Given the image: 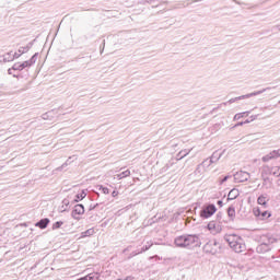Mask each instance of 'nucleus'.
<instances>
[{
	"mask_svg": "<svg viewBox=\"0 0 280 280\" xmlns=\"http://www.w3.org/2000/svg\"><path fill=\"white\" fill-rule=\"evenodd\" d=\"M174 244L177 248H185L186 250H194V248L200 247V237L196 234H183L176 236Z\"/></svg>",
	"mask_w": 280,
	"mask_h": 280,
	"instance_id": "obj_1",
	"label": "nucleus"
},
{
	"mask_svg": "<svg viewBox=\"0 0 280 280\" xmlns=\"http://www.w3.org/2000/svg\"><path fill=\"white\" fill-rule=\"evenodd\" d=\"M224 241L229 244L230 248L234 250V253H244V250H246V243H244V238L237 234H225Z\"/></svg>",
	"mask_w": 280,
	"mask_h": 280,
	"instance_id": "obj_2",
	"label": "nucleus"
},
{
	"mask_svg": "<svg viewBox=\"0 0 280 280\" xmlns=\"http://www.w3.org/2000/svg\"><path fill=\"white\" fill-rule=\"evenodd\" d=\"M36 60H38V52H35L30 60L21 62H16L12 66L13 71H23V69H27L34 65H36Z\"/></svg>",
	"mask_w": 280,
	"mask_h": 280,
	"instance_id": "obj_3",
	"label": "nucleus"
},
{
	"mask_svg": "<svg viewBox=\"0 0 280 280\" xmlns=\"http://www.w3.org/2000/svg\"><path fill=\"white\" fill-rule=\"evenodd\" d=\"M221 248L222 245L220 242H218V240H210L203 245V252H206L208 255H218Z\"/></svg>",
	"mask_w": 280,
	"mask_h": 280,
	"instance_id": "obj_4",
	"label": "nucleus"
},
{
	"mask_svg": "<svg viewBox=\"0 0 280 280\" xmlns=\"http://www.w3.org/2000/svg\"><path fill=\"white\" fill-rule=\"evenodd\" d=\"M215 211H218V208H215V205L208 203L201 208L199 215L200 218H202V220H209V218L214 215Z\"/></svg>",
	"mask_w": 280,
	"mask_h": 280,
	"instance_id": "obj_5",
	"label": "nucleus"
},
{
	"mask_svg": "<svg viewBox=\"0 0 280 280\" xmlns=\"http://www.w3.org/2000/svg\"><path fill=\"white\" fill-rule=\"evenodd\" d=\"M266 91H270V88H266V89H262L260 91L252 92L249 94H245V95H242V96H237V97L231 98L230 101H228V104H235V102H237L240 100H248L250 97H255L257 95H261V93H266Z\"/></svg>",
	"mask_w": 280,
	"mask_h": 280,
	"instance_id": "obj_6",
	"label": "nucleus"
},
{
	"mask_svg": "<svg viewBox=\"0 0 280 280\" xmlns=\"http://www.w3.org/2000/svg\"><path fill=\"white\" fill-rule=\"evenodd\" d=\"M248 178H250V173L248 172L240 171L234 174L235 183H246Z\"/></svg>",
	"mask_w": 280,
	"mask_h": 280,
	"instance_id": "obj_7",
	"label": "nucleus"
},
{
	"mask_svg": "<svg viewBox=\"0 0 280 280\" xmlns=\"http://www.w3.org/2000/svg\"><path fill=\"white\" fill-rule=\"evenodd\" d=\"M71 215L73 220H80V215H84V205L78 203L74 206Z\"/></svg>",
	"mask_w": 280,
	"mask_h": 280,
	"instance_id": "obj_8",
	"label": "nucleus"
},
{
	"mask_svg": "<svg viewBox=\"0 0 280 280\" xmlns=\"http://www.w3.org/2000/svg\"><path fill=\"white\" fill-rule=\"evenodd\" d=\"M208 231L212 233V235H218V233H221L222 231V225L218 221H210L208 223Z\"/></svg>",
	"mask_w": 280,
	"mask_h": 280,
	"instance_id": "obj_9",
	"label": "nucleus"
},
{
	"mask_svg": "<svg viewBox=\"0 0 280 280\" xmlns=\"http://www.w3.org/2000/svg\"><path fill=\"white\" fill-rule=\"evenodd\" d=\"M268 202H270V196L268 194H262L258 197L257 203L262 208V209H268Z\"/></svg>",
	"mask_w": 280,
	"mask_h": 280,
	"instance_id": "obj_10",
	"label": "nucleus"
},
{
	"mask_svg": "<svg viewBox=\"0 0 280 280\" xmlns=\"http://www.w3.org/2000/svg\"><path fill=\"white\" fill-rule=\"evenodd\" d=\"M277 242V238H275L271 234H265L260 236V244H266L267 246H272Z\"/></svg>",
	"mask_w": 280,
	"mask_h": 280,
	"instance_id": "obj_11",
	"label": "nucleus"
},
{
	"mask_svg": "<svg viewBox=\"0 0 280 280\" xmlns=\"http://www.w3.org/2000/svg\"><path fill=\"white\" fill-rule=\"evenodd\" d=\"M19 58H21V55H19V52H14L12 55V51H10L3 56V62H12L14 60H19Z\"/></svg>",
	"mask_w": 280,
	"mask_h": 280,
	"instance_id": "obj_12",
	"label": "nucleus"
},
{
	"mask_svg": "<svg viewBox=\"0 0 280 280\" xmlns=\"http://www.w3.org/2000/svg\"><path fill=\"white\" fill-rule=\"evenodd\" d=\"M254 213H255V215L257 217V218H261L262 220H266V219H268V218H270L271 215H272V213H270L268 210H264V211H261V209H256L255 211H254Z\"/></svg>",
	"mask_w": 280,
	"mask_h": 280,
	"instance_id": "obj_13",
	"label": "nucleus"
},
{
	"mask_svg": "<svg viewBox=\"0 0 280 280\" xmlns=\"http://www.w3.org/2000/svg\"><path fill=\"white\" fill-rule=\"evenodd\" d=\"M269 250H272V246H268L267 244L260 243L256 247V253L264 255V253H269Z\"/></svg>",
	"mask_w": 280,
	"mask_h": 280,
	"instance_id": "obj_14",
	"label": "nucleus"
},
{
	"mask_svg": "<svg viewBox=\"0 0 280 280\" xmlns=\"http://www.w3.org/2000/svg\"><path fill=\"white\" fill-rule=\"evenodd\" d=\"M33 46H34V42H30L26 46L20 47L18 49V55L21 57L23 56V54H27V51H30Z\"/></svg>",
	"mask_w": 280,
	"mask_h": 280,
	"instance_id": "obj_15",
	"label": "nucleus"
},
{
	"mask_svg": "<svg viewBox=\"0 0 280 280\" xmlns=\"http://www.w3.org/2000/svg\"><path fill=\"white\" fill-rule=\"evenodd\" d=\"M222 154H223V153H220V152H218V151H214V152L212 153V155L210 156L208 166L211 165V164H213V163H218L219 159H222Z\"/></svg>",
	"mask_w": 280,
	"mask_h": 280,
	"instance_id": "obj_16",
	"label": "nucleus"
},
{
	"mask_svg": "<svg viewBox=\"0 0 280 280\" xmlns=\"http://www.w3.org/2000/svg\"><path fill=\"white\" fill-rule=\"evenodd\" d=\"M35 226H38V229H45L46 226H49V219L45 218V219H40Z\"/></svg>",
	"mask_w": 280,
	"mask_h": 280,
	"instance_id": "obj_17",
	"label": "nucleus"
},
{
	"mask_svg": "<svg viewBox=\"0 0 280 280\" xmlns=\"http://www.w3.org/2000/svg\"><path fill=\"white\" fill-rule=\"evenodd\" d=\"M240 196V190L237 189H232L229 195H228V200H235Z\"/></svg>",
	"mask_w": 280,
	"mask_h": 280,
	"instance_id": "obj_18",
	"label": "nucleus"
},
{
	"mask_svg": "<svg viewBox=\"0 0 280 280\" xmlns=\"http://www.w3.org/2000/svg\"><path fill=\"white\" fill-rule=\"evenodd\" d=\"M228 215H229L230 220H232V221L235 220V207L230 206L228 208Z\"/></svg>",
	"mask_w": 280,
	"mask_h": 280,
	"instance_id": "obj_19",
	"label": "nucleus"
},
{
	"mask_svg": "<svg viewBox=\"0 0 280 280\" xmlns=\"http://www.w3.org/2000/svg\"><path fill=\"white\" fill-rule=\"evenodd\" d=\"M248 115H250V112L235 114L234 121H238V119H242L243 117H248Z\"/></svg>",
	"mask_w": 280,
	"mask_h": 280,
	"instance_id": "obj_20",
	"label": "nucleus"
},
{
	"mask_svg": "<svg viewBox=\"0 0 280 280\" xmlns=\"http://www.w3.org/2000/svg\"><path fill=\"white\" fill-rule=\"evenodd\" d=\"M86 198V191L82 190L80 194L75 195L74 202H80V200H84Z\"/></svg>",
	"mask_w": 280,
	"mask_h": 280,
	"instance_id": "obj_21",
	"label": "nucleus"
},
{
	"mask_svg": "<svg viewBox=\"0 0 280 280\" xmlns=\"http://www.w3.org/2000/svg\"><path fill=\"white\" fill-rule=\"evenodd\" d=\"M271 176L279 177L280 176V166H273L270 168Z\"/></svg>",
	"mask_w": 280,
	"mask_h": 280,
	"instance_id": "obj_22",
	"label": "nucleus"
},
{
	"mask_svg": "<svg viewBox=\"0 0 280 280\" xmlns=\"http://www.w3.org/2000/svg\"><path fill=\"white\" fill-rule=\"evenodd\" d=\"M189 152H191V149L187 150H182L178 154H177V159L180 160V159H185V156H187V154H189Z\"/></svg>",
	"mask_w": 280,
	"mask_h": 280,
	"instance_id": "obj_23",
	"label": "nucleus"
},
{
	"mask_svg": "<svg viewBox=\"0 0 280 280\" xmlns=\"http://www.w3.org/2000/svg\"><path fill=\"white\" fill-rule=\"evenodd\" d=\"M128 176H130V170L119 173L117 175V178H118V180H121V178H128Z\"/></svg>",
	"mask_w": 280,
	"mask_h": 280,
	"instance_id": "obj_24",
	"label": "nucleus"
},
{
	"mask_svg": "<svg viewBox=\"0 0 280 280\" xmlns=\"http://www.w3.org/2000/svg\"><path fill=\"white\" fill-rule=\"evenodd\" d=\"M153 245H154L153 242H148L147 245H144V246L140 249V253H145V252L150 250V248H152Z\"/></svg>",
	"mask_w": 280,
	"mask_h": 280,
	"instance_id": "obj_25",
	"label": "nucleus"
},
{
	"mask_svg": "<svg viewBox=\"0 0 280 280\" xmlns=\"http://www.w3.org/2000/svg\"><path fill=\"white\" fill-rule=\"evenodd\" d=\"M69 205H70L69 199L62 200L61 213H63V211H67V207H69Z\"/></svg>",
	"mask_w": 280,
	"mask_h": 280,
	"instance_id": "obj_26",
	"label": "nucleus"
},
{
	"mask_svg": "<svg viewBox=\"0 0 280 280\" xmlns=\"http://www.w3.org/2000/svg\"><path fill=\"white\" fill-rule=\"evenodd\" d=\"M98 191H102V194L108 195L110 194V190L108 189V187H104V186H98Z\"/></svg>",
	"mask_w": 280,
	"mask_h": 280,
	"instance_id": "obj_27",
	"label": "nucleus"
},
{
	"mask_svg": "<svg viewBox=\"0 0 280 280\" xmlns=\"http://www.w3.org/2000/svg\"><path fill=\"white\" fill-rule=\"evenodd\" d=\"M62 224H65V222L62 221H57L52 224V231H56L58 229H60V226H62Z\"/></svg>",
	"mask_w": 280,
	"mask_h": 280,
	"instance_id": "obj_28",
	"label": "nucleus"
},
{
	"mask_svg": "<svg viewBox=\"0 0 280 280\" xmlns=\"http://www.w3.org/2000/svg\"><path fill=\"white\" fill-rule=\"evenodd\" d=\"M93 233H95V230L89 229L85 232H83V237H91V235H93Z\"/></svg>",
	"mask_w": 280,
	"mask_h": 280,
	"instance_id": "obj_29",
	"label": "nucleus"
},
{
	"mask_svg": "<svg viewBox=\"0 0 280 280\" xmlns=\"http://www.w3.org/2000/svg\"><path fill=\"white\" fill-rule=\"evenodd\" d=\"M67 165H71V158H69L66 163H63L60 167H58L57 170L62 171L65 170V167H67Z\"/></svg>",
	"mask_w": 280,
	"mask_h": 280,
	"instance_id": "obj_30",
	"label": "nucleus"
},
{
	"mask_svg": "<svg viewBox=\"0 0 280 280\" xmlns=\"http://www.w3.org/2000/svg\"><path fill=\"white\" fill-rule=\"evenodd\" d=\"M137 255H141L140 249H137V250L132 252V253L130 254V256L128 257V259H132V257H137Z\"/></svg>",
	"mask_w": 280,
	"mask_h": 280,
	"instance_id": "obj_31",
	"label": "nucleus"
},
{
	"mask_svg": "<svg viewBox=\"0 0 280 280\" xmlns=\"http://www.w3.org/2000/svg\"><path fill=\"white\" fill-rule=\"evenodd\" d=\"M229 178H231L230 175L224 176V177L220 180V185H224V183H226V180H229Z\"/></svg>",
	"mask_w": 280,
	"mask_h": 280,
	"instance_id": "obj_32",
	"label": "nucleus"
},
{
	"mask_svg": "<svg viewBox=\"0 0 280 280\" xmlns=\"http://www.w3.org/2000/svg\"><path fill=\"white\" fill-rule=\"evenodd\" d=\"M217 220H218V223L220 224V220H222V212H219L217 214Z\"/></svg>",
	"mask_w": 280,
	"mask_h": 280,
	"instance_id": "obj_33",
	"label": "nucleus"
},
{
	"mask_svg": "<svg viewBox=\"0 0 280 280\" xmlns=\"http://www.w3.org/2000/svg\"><path fill=\"white\" fill-rule=\"evenodd\" d=\"M112 196H113V198H117V196H119V191L114 190V191L112 192Z\"/></svg>",
	"mask_w": 280,
	"mask_h": 280,
	"instance_id": "obj_34",
	"label": "nucleus"
},
{
	"mask_svg": "<svg viewBox=\"0 0 280 280\" xmlns=\"http://www.w3.org/2000/svg\"><path fill=\"white\" fill-rule=\"evenodd\" d=\"M106 46V40H103V47L101 46V54H104V47Z\"/></svg>",
	"mask_w": 280,
	"mask_h": 280,
	"instance_id": "obj_35",
	"label": "nucleus"
},
{
	"mask_svg": "<svg viewBox=\"0 0 280 280\" xmlns=\"http://www.w3.org/2000/svg\"><path fill=\"white\" fill-rule=\"evenodd\" d=\"M98 206H100L98 203H96L94 206H90V211H93L94 209H97Z\"/></svg>",
	"mask_w": 280,
	"mask_h": 280,
	"instance_id": "obj_36",
	"label": "nucleus"
},
{
	"mask_svg": "<svg viewBox=\"0 0 280 280\" xmlns=\"http://www.w3.org/2000/svg\"><path fill=\"white\" fill-rule=\"evenodd\" d=\"M238 126H244V121L237 122V124L234 126V128H238Z\"/></svg>",
	"mask_w": 280,
	"mask_h": 280,
	"instance_id": "obj_37",
	"label": "nucleus"
},
{
	"mask_svg": "<svg viewBox=\"0 0 280 280\" xmlns=\"http://www.w3.org/2000/svg\"><path fill=\"white\" fill-rule=\"evenodd\" d=\"M258 115H253L250 116V121H255V119H257Z\"/></svg>",
	"mask_w": 280,
	"mask_h": 280,
	"instance_id": "obj_38",
	"label": "nucleus"
},
{
	"mask_svg": "<svg viewBox=\"0 0 280 280\" xmlns=\"http://www.w3.org/2000/svg\"><path fill=\"white\" fill-rule=\"evenodd\" d=\"M266 183H270V178L268 177L264 178V185H266Z\"/></svg>",
	"mask_w": 280,
	"mask_h": 280,
	"instance_id": "obj_39",
	"label": "nucleus"
},
{
	"mask_svg": "<svg viewBox=\"0 0 280 280\" xmlns=\"http://www.w3.org/2000/svg\"><path fill=\"white\" fill-rule=\"evenodd\" d=\"M12 71H14V69H12V68H9V69H8L9 75H12Z\"/></svg>",
	"mask_w": 280,
	"mask_h": 280,
	"instance_id": "obj_40",
	"label": "nucleus"
},
{
	"mask_svg": "<svg viewBox=\"0 0 280 280\" xmlns=\"http://www.w3.org/2000/svg\"><path fill=\"white\" fill-rule=\"evenodd\" d=\"M217 205H218L219 207H222V205H223L222 200H218V201H217Z\"/></svg>",
	"mask_w": 280,
	"mask_h": 280,
	"instance_id": "obj_41",
	"label": "nucleus"
},
{
	"mask_svg": "<svg viewBox=\"0 0 280 280\" xmlns=\"http://www.w3.org/2000/svg\"><path fill=\"white\" fill-rule=\"evenodd\" d=\"M156 0H147V3H154Z\"/></svg>",
	"mask_w": 280,
	"mask_h": 280,
	"instance_id": "obj_42",
	"label": "nucleus"
},
{
	"mask_svg": "<svg viewBox=\"0 0 280 280\" xmlns=\"http://www.w3.org/2000/svg\"><path fill=\"white\" fill-rule=\"evenodd\" d=\"M200 1H202V0H192V3H198Z\"/></svg>",
	"mask_w": 280,
	"mask_h": 280,
	"instance_id": "obj_43",
	"label": "nucleus"
},
{
	"mask_svg": "<svg viewBox=\"0 0 280 280\" xmlns=\"http://www.w3.org/2000/svg\"><path fill=\"white\" fill-rule=\"evenodd\" d=\"M243 122H244V125H245V124H250V120L246 119V120L243 121Z\"/></svg>",
	"mask_w": 280,
	"mask_h": 280,
	"instance_id": "obj_44",
	"label": "nucleus"
},
{
	"mask_svg": "<svg viewBox=\"0 0 280 280\" xmlns=\"http://www.w3.org/2000/svg\"><path fill=\"white\" fill-rule=\"evenodd\" d=\"M207 161H209V160H208V159L205 160V161L202 162V165H207Z\"/></svg>",
	"mask_w": 280,
	"mask_h": 280,
	"instance_id": "obj_45",
	"label": "nucleus"
},
{
	"mask_svg": "<svg viewBox=\"0 0 280 280\" xmlns=\"http://www.w3.org/2000/svg\"><path fill=\"white\" fill-rule=\"evenodd\" d=\"M277 28L280 31V25H277Z\"/></svg>",
	"mask_w": 280,
	"mask_h": 280,
	"instance_id": "obj_46",
	"label": "nucleus"
},
{
	"mask_svg": "<svg viewBox=\"0 0 280 280\" xmlns=\"http://www.w3.org/2000/svg\"><path fill=\"white\" fill-rule=\"evenodd\" d=\"M13 78H18V75H16V74H13Z\"/></svg>",
	"mask_w": 280,
	"mask_h": 280,
	"instance_id": "obj_47",
	"label": "nucleus"
},
{
	"mask_svg": "<svg viewBox=\"0 0 280 280\" xmlns=\"http://www.w3.org/2000/svg\"><path fill=\"white\" fill-rule=\"evenodd\" d=\"M128 250V248H126L125 250H124V253H126Z\"/></svg>",
	"mask_w": 280,
	"mask_h": 280,
	"instance_id": "obj_48",
	"label": "nucleus"
}]
</instances>
